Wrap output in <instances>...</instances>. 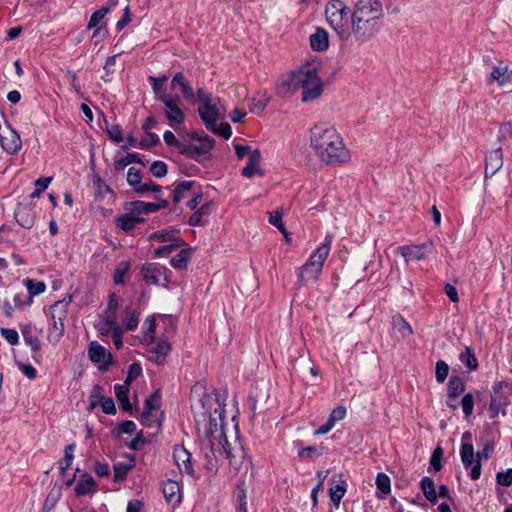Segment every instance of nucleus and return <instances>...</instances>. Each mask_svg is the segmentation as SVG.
<instances>
[{
	"instance_id": "4be33fe9",
	"label": "nucleus",
	"mask_w": 512,
	"mask_h": 512,
	"mask_svg": "<svg viewBox=\"0 0 512 512\" xmlns=\"http://www.w3.org/2000/svg\"><path fill=\"white\" fill-rule=\"evenodd\" d=\"M332 244V236L326 235L324 242L310 255L308 261H313L319 267L324 266V263L329 256Z\"/></svg>"
},
{
	"instance_id": "0e129e2a",
	"label": "nucleus",
	"mask_w": 512,
	"mask_h": 512,
	"mask_svg": "<svg viewBox=\"0 0 512 512\" xmlns=\"http://www.w3.org/2000/svg\"><path fill=\"white\" fill-rule=\"evenodd\" d=\"M321 454L322 453H321L320 449L316 446H307L305 448H301L298 451L299 457H301L302 459H309V460L315 459V458L321 456Z\"/></svg>"
},
{
	"instance_id": "3c124183",
	"label": "nucleus",
	"mask_w": 512,
	"mask_h": 512,
	"mask_svg": "<svg viewBox=\"0 0 512 512\" xmlns=\"http://www.w3.org/2000/svg\"><path fill=\"white\" fill-rule=\"evenodd\" d=\"M183 245H184L183 241H176V242L161 246L154 250V256L155 257H166Z\"/></svg>"
},
{
	"instance_id": "412c9836",
	"label": "nucleus",
	"mask_w": 512,
	"mask_h": 512,
	"mask_svg": "<svg viewBox=\"0 0 512 512\" xmlns=\"http://www.w3.org/2000/svg\"><path fill=\"white\" fill-rule=\"evenodd\" d=\"M322 267L313 263V261H306V263L300 267L298 273V282L301 285H307L310 282H315L321 271Z\"/></svg>"
},
{
	"instance_id": "72a5a7b5",
	"label": "nucleus",
	"mask_w": 512,
	"mask_h": 512,
	"mask_svg": "<svg viewBox=\"0 0 512 512\" xmlns=\"http://www.w3.org/2000/svg\"><path fill=\"white\" fill-rule=\"evenodd\" d=\"M448 398L456 399L465 391V384L460 377L452 376L447 384Z\"/></svg>"
},
{
	"instance_id": "f03ea898",
	"label": "nucleus",
	"mask_w": 512,
	"mask_h": 512,
	"mask_svg": "<svg viewBox=\"0 0 512 512\" xmlns=\"http://www.w3.org/2000/svg\"><path fill=\"white\" fill-rule=\"evenodd\" d=\"M207 441L209 452H205L204 464L207 470H218L217 454L229 460V464L235 471L240 470L244 463L246 452L237 436L233 438V441H229L222 425L218 427L217 424H215L214 429H211L207 434Z\"/></svg>"
},
{
	"instance_id": "c9c22d12",
	"label": "nucleus",
	"mask_w": 512,
	"mask_h": 512,
	"mask_svg": "<svg viewBox=\"0 0 512 512\" xmlns=\"http://www.w3.org/2000/svg\"><path fill=\"white\" fill-rule=\"evenodd\" d=\"M192 248H184L178 254L171 258V265L176 269H185L187 267L188 261L192 256Z\"/></svg>"
},
{
	"instance_id": "680f3d73",
	"label": "nucleus",
	"mask_w": 512,
	"mask_h": 512,
	"mask_svg": "<svg viewBox=\"0 0 512 512\" xmlns=\"http://www.w3.org/2000/svg\"><path fill=\"white\" fill-rule=\"evenodd\" d=\"M448 373H449L448 364L442 360H439L436 363V369H435L436 381L439 383H443L446 380Z\"/></svg>"
},
{
	"instance_id": "4d7b16f0",
	"label": "nucleus",
	"mask_w": 512,
	"mask_h": 512,
	"mask_svg": "<svg viewBox=\"0 0 512 512\" xmlns=\"http://www.w3.org/2000/svg\"><path fill=\"white\" fill-rule=\"evenodd\" d=\"M376 487L383 494H388L391 491L390 478L385 473H378L376 476Z\"/></svg>"
},
{
	"instance_id": "9d476101",
	"label": "nucleus",
	"mask_w": 512,
	"mask_h": 512,
	"mask_svg": "<svg viewBox=\"0 0 512 512\" xmlns=\"http://www.w3.org/2000/svg\"><path fill=\"white\" fill-rule=\"evenodd\" d=\"M214 146L215 140L204 134L203 140L199 142V144L185 142L180 154L201 163L203 158L210 153Z\"/></svg>"
},
{
	"instance_id": "cd10ccee",
	"label": "nucleus",
	"mask_w": 512,
	"mask_h": 512,
	"mask_svg": "<svg viewBox=\"0 0 512 512\" xmlns=\"http://www.w3.org/2000/svg\"><path fill=\"white\" fill-rule=\"evenodd\" d=\"M497 81L499 86H505L512 82V71L507 66L494 67L490 74V82Z\"/></svg>"
},
{
	"instance_id": "a878e982",
	"label": "nucleus",
	"mask_w": 512,
	"mask_h": 512,
	"mask_svg": "<svg viewBox=\"0 0 512 512\" xmlns=\"http://www.w3.org/2000/svg\"><path fill=\"white\" fill-rule=\"evenodd\" d=\"M310 46L314 51H325L329 47L328 33L323 28H317L310 35Z\"/></svg>"
},
{
	"instance_id": "ea45409f",
	"label": "nucleus",
	"mask_w": 512,
	"mask_h": 512,
	"mask_svg": "<svg viewBox=\"0 0 512 512\" xmlns=\"http://www.w3.org/2000/svg\"><path fill=\"white\" fill-rule=\"evenodd\" d=\"M167 76L163 75L161 77L149 76L148 80L152 85L153 92L155 94V98L161 101V97L163 95H168L165 93L164 84L167 81Z\"/></svg>"
},
{
	"instance_id": "c756f323",
	"label": "nucleus",
	"mask_w": 512,
	"mask_h": 512,
	"mask_svg": "<svg viewBox=\"0 0 512 512\" xmlns=\"http://www.w3.org/2000/svg\"><path fill=\"white\" fill-rule=\"evenodd\" d=\"M125 209L138 214H149L158 211V207H156L154 203L139 200L127 203Z\"/></svg>"
},
{
	"instance_id": "2f4dec72",
	"label": "nucleus",
	"mask_w": 512,
	"mask_h": 512,
	"mask_svg": "<svg viewBox=\"0 0 512 512\" xmlns=\"http://www.w3.org/2000/svg\"><path fill=\"white\" fill-rule=\"evenodd\" d=\"M163 494L169 503H176L180 501V487L175 481H167L163 485Z\"/></svg>"
},
{
	"instance_id": "393cba45",
	"label": "nucleus",
	"mask_w": 512,
	"mask_h": 512,
	"mask_svg": "<svg viewBox=\"0 0 512 512\" xmlns=\"http://www.w3.org/2000/svg\"><path fill=\"white\" fill-rule=\"evenodd\" d=\"M132 211L122 214L115 218V224L118 228L125 232L132 231L139 223L144 221V218L135 216Z\"/></svg>"
},
{
	"instance_id": "8fccbe9b",
	"label": "nucleus",
	"mask_w": 512,
	"mask_h": 512,
	"mask_svg": "<svg viewBox=\"0 0 512 512\" xmlns=\"http://www.w3.org/2000/svg\"><path fill=\"white\" fill-rule=\"evenodd\" d=\"M103 388L100 385H95L91 391V394L89 396V404H88V411L94 410L100 401L103 400Z\"/></svg>"
},
{
	"instance_id": "338daca9",
	"label": "nucleus",
	"mask_w": 512,
	"mask_h": 512,
	"mask_svg": "<svg viewBox=\"0 0 512 512\" xmlns=\"http://www.w3.org/2000/svg\"><path fill=\"white\" fill-rule=\"evenodd\" d=\"M141 372V365L139 363H132L128 368V374L124 384L130 386V384L141 375Z\"/></svg>"
},
{
	"instance_id": "1a4fd4ad",
	"label": "nucleus",
	"mask_w": 512,
	"mask_h": 512,
	"mask_svg": "<svg viewBox=\"0 0 512 512\" xmlns=\"http://www.w3.org/2000/svg\"><path fill=\"white\" fill-rule=\"evenodd\" d=\"M161 102L165 108L163 110L164 116L171 127H175L184 123L185 113L180 107V97L177 95H163Z\"/></svg>"
},
{
	"instance_id": "bb28decb",
	"label": "nucleus",
	"mask_w": 512,
	"mask_h": 512,
	"mask_svg": "<svg viewBox=\"0 0 512 512\" xmlns=\"http://www.w3.org/2000/svg\"><path fill=\"white\" fill-rule=\"evenodd\" d=\"M74 490L79 496L87 495L96 490V482L90 474L84 473L80 475Z\"/></svg>"
},
{
	"instance_id": "864d4df0",
	"label": "nucleus",
	"mask_w": 512,
	"mask_h": 512,
	"mask_svg": "<svg viewBox=\"0 0 512 512\" xmlns=\"http://www.w3.org/2000/svg\"><path fill=\"white\" fill-rule=\"evenodd\" d=\"M110 8L108 6H103L97 11L93 12L90 20L87 24L88 29H93L98 26V24L101 22V20L106 16V14L109 12Z\"/></svg>"
},
{
	"instance_id": "e2e57ef3",
	"label": "nucleus",
	"mask_w": 512,
	"mask_h": 512,
	"mask_svg": "<svg viewBox=\"0 0 512 512\" xmlns=\"http://www.w3.org/2000/svg\"><path fill=\"white\" fill-rule=\"evenodd\" d=\"M126 316H127V321H126V329L128 331H133L137 328L138 326V321H139V314L136 310L134 309H130V308H127L126 309Z\"/></svg>"
},
{
	"instance_id": "9b49d317",
	"label": "nucleus",
	"mask_w": 512,
	"mask_h": 512,
	"mask_svg": "<svg viewBox=\"0 0 512 512\" xmlns=\"http://www.w3.org/2000/svg\"><path fill=\"white\" fill-rule=\"evenodd\" d=\"M460 457L463 466L466 469L471 468L470 478L472 480H478L481 475V462L476 458L474 447L471 443H462L460 449Z\"/></svg>"
},
{
	"instance_id": "a18cd8bd",
	"label": "nucleus",
	"mask_w": 512,
	"mask_h": 512,
	"mask_svg": "<svg viewBox=\"0 0 512 512\" xmlns=\"http://www.w3.org/2000/svg\"><path fill=\"white\" fill-rule=\"evenodd\" d=\"M269 223L275 226L288 240V232L286 227L282 221L283 213L282 211L269 212Z\"/></svg>"
},
{
	"instance_id": "39448f33",
	"label": "nucleus",
	"mask_w": 512,
	"mask_h": 512,
	"mask_svg": "<svg viewBox=\"0 0 512 512\" xmlns=\"http://www.w3.org/2000/svg\"><path fill=\"white\" fill-rule=\"evenodd\" d=\"M197 97L200 102L198 113L206 128H211L219 119L223 118L217 103L218 98H214L210 92L205 91L203 88L197 90Z\"/></svg>"
},
{
	"instance_id": "bf43d9fd",
	"label": "nucleus",
	"mask_w": 512,
	"mask_h": 512,
	"mask_svg": "<svg viewBox=\"0 0 512 512\" xmlns=\"http://www.w3.org/2000/svg\"><path fill=\"white\" fill-rule=\"evenodd\" d=\"M329 492L331 501L335 506H338L346 492V489L344 484H336L334 487L329 489Z\"/></svg>"
},
{
	"instance_id": "e433bc0d",
	"label": "nucleus",
	"mask_w": 512,
	"mask_h": 512,
	"mask_svg": "<svg viewBox=\"0 0 512 512\" xmlns=\"http://www.w3.org/2000/svg\"><path fill=\"white\" fill-rule=\"evenodd\" d=\"M420 487L425 498L431 503H436L437 493L433 479L430 477H424L420 482Z\"/></svg>"
},
{
	"instance_id": "69168bd1",
	"label": "nucleus",
	"mask_w": 512,
	"mask_h": 512,
	"mask_svg": "<svg viewBox=\"0 0 512 512\" xmlns=\"http://www.w3.org/2000/svg\"><path fill=\"white\" fill-rule=\"evenodd\" d=\"M167 164L163 161H154L150 166V172L157 178H162L167 174Z\"/></svg>"
},
{
	"instance_id": "a211bd4d",
	"label": "nucleus",
	"mask_w": 512,
	"mask_h": 512,
	"mask_svg": "<svg viewBox=\"0 0 512 512\" xmlns=\"http://www.w3.org/2000/svg\"><path fill=\"white\" fill-rule=\"evenodd\" d=\"M173 459L181 472L193 475L191 453L183 446H175L173 450Z\"/></svg>"
},
{
	"instance_id": "58836bf2",
	"label": "nucleus",
	"mask_w": 512,
	"mask_h": 512,
	"mask_svg": "<svg viewBox=\"0 0 512 512\" xmlns=\"http://www.w3.org/2000/svg\"><path fill=\"white\" fill-rule=\"evenodd\" d=\"M194 184L195 181L192 180H186L178 183L173 191V202L179 203L182 199H184L186 193L192 189Z\"/></svg>"
},
{
	"instance_id": "f704fd0d",
	"label": "nucleus",
	"mask_w": 512,
	"mask_h": 512,
	"mask_svg": "<svg viewBox=\"0 0 512 512\" xmlns=\"http://www.w3.org/2000/svg\"><path fill=\"white\" fill-rule=\"evenodd\" d=\"M120 328L116 322V314L107 313L103 321L99 323L98 330L102 336H108L114 329Z\"/></svg>"
},
{
	"instance_id": "b1692460",
	"label": "nucleus",
	"mask_w": 512,
	"mask_h": 512,
	"mask_svg": "<svg viewBox=\"0 0 512 512\" xmlns=\"http://www.w3.org/2000/svg\"><path fill=\"white\" fill-rule=\"evenodd\" d=\"M261 162V152L259 149H254L250 152V157L247 165L242 169V175L247 178H252L257 173L262 175V170L260 168Z\"/></svg>"
},
{
	"instance_id": "c85d7f7f",
	"label": "nucleus",
	"mask_w": 512,
	"mask_h": 512,
	"mask_svg": "<svg viewBox=\"0 0 512 512\" xmlns=\"http://www.w3.org/2000/svg\"><path fill=\"white\" fill-rule=\"evenodd\" d=\"M392 325L393 329L399 333L403 339L413 335L414 333L411 325L401 315H396L393 317Z\"/></svg>"
},
{
	"instance_id": "7c9ffc66",
	"label": "nucleus",
	"mask_w": 512,
	"mask_h": 512,
	"mask_svg": "<svg viewBox=\"0 0 512 512\" xmlns=\"http://www.w3.org/2000/svg\"><path fill=\"white\" fill-rule=\"evenodd\" d=\"M114 389H115L116 398L119 401L122 409L126 412H131L132 406L130 404L129 397H128L129 386L126 384H122V385L117 384V385H115Z\"/></svg>"
},
{
	"instance_id": "49530a36",
	"label": "nucleus",
	"mask_w": 512,
	"mask_h": 512,
	"mask_svg": "<svg viewBox=\"0 0 512 512\" xmlns=\"http://www.w3.org/2000/svg\"><path fill=\"white\" fill-rule=\"evenodd\" d=\"M132 468H133V464H127V463H122V462L114 464V466H113L114 481L115 482L123 481Z\"/></svg>"
},
{
	"instance_id": "6e6d98bb",
	"label": "nucleus",
	"mask_w": 512,
	"mask_h": 512,
	"mask_svg": "<svg viewBox=\"0 0 512 512\" xmlns=\"http://www.w3.org/2000/svg\"><path fill=\"white\" fill-rule=\"evenodd\" d=\"M74 449H75L74 443H71L65 447L64 458L60 463V469H61L62 473H64L69 468V466L72 464V460L74 458Z\"/></svg>"
},
{
	"instance_id": "f257e3e1",
	"label": "nucleus",
	"mask_w": 512,
	"mask_h": 512,
	"mask_svg": "<svg viewBox=\"0 0 512 512\" xmlns=\"http://www.w3.org/2000/svg\"><path fill=\"white\" fill-rule=\"evenodd\" d=\"M310 146L319 160L329 165L350 161L351 153L340 133L324 123L314 125L309 131Z\"/></svg>"
},
{
	"instance_id": "20e7f679",
	"label": "nucleus",
	"mask_w": 512,
	"mask_h": 512,
	"mask_svg": "<svg viewBox=\"0 0 512 512\" xmlns=\"http://www.w3.org/2000/svg\"><path fill=\"white\" fill-rule=\"evenodd\" d=\"M325 13L328 23L342 40L352 37V12L341 0L331 1Z\"/></svg>"
},
{
	"instance_id": "4468645a",
	"label": "nucleus",
	"mask_w": 512,
	"mask_h": 512,
	"mask_svg": "<svg viewBox=\"0 0 512 512\" xmlns=\"http://www.w3.org/2000/svg\"><path fill=\"white\" fill-rule=\"evenodd\" d=\"M0 144L9 154H16L22 147L20 136L10 126H6L0 132Z\"/></svg>"
},
{
	"instance_id": "6ab92c4d",
	"label": "nucleus",
	"mask_w": 512,
	"mask_h": 512,
	"mask_svg": "<svg viewBox=\"0 0 512 512\" xmlns=\"http://www.w3.org/2000/svg\"><path fill=\"white\" fill-rule=\"evenodd\" d=\"M503 166V153L499 147L490 151L485 158V178L494 176Z\"/></svg>"
},
{
	"instance_id": "2eb2a0df",
	"label": "nucleus",
	"mask_w": 512,
	"mask_h": 512,
	"mask_svg": "<svg viewBox=\"0 0 512 512\" xmlns=\"http://www.w3.org/2000/svg\"><path fill=\"white\" fill-rule=\"evenodd\" d=\"M301 86V71L292 72L284 77L276 86V93L279 96L294 94Z\"/></svg>"
},
{
	"instance_id": "473e14b6",
	"label": "nucleus",
	"mask_w": 512,
	"mask_h": 512,
	"mask_svg": "<svg viewBox=\"0 0 512 512\" xmlns=\"http://www.w3.org/2000/svg\"><path fill=\"white\" fill-rule=\"evenodd\" d=\"M178 232H179V230H175V229H162V230L152 233L149 236V240H155V241H159V242H169V243H173L176 241H182L181 239L176 237V234Z\"/></svg>"
},
{
	"instance_id": "6e6552de",
	"label": "nucleus",
	"mask_w": 512,
	"mask_h": 512,
	"mask_svg": "<svg viewBox=\"0 0 512 512\" xmlns=\"http://www.w3.org/2000/svg\"><path fill=\"white\" fill-rule=\"evenodd\" d=\"M169 273L165 266L156 262L145 263L140 269L142 280L148 286L168 287Z\"/></svg>"
},
{
	"instance_id": "37998d69",
	"label": "nucleus",
	"mask_w": 512,
	"mask_h": 512,
	"mask_svg": "<svg viewBox=\"0 0 512 512\" xmlns=\"http://www.w3.org/2000/svg\"><path fill=\"white\" fill-rule=\"evenodd\" d=\"M26 287L28 290L27 299H30V301H32L33 296L43 293L46 289V285L44 282L33 279H28L26 281Z\"/></svg>"
},
{
	"instance_id": "4c0bfd02",
	"label": "nucleus",
	"mask_w": 512,
	"mask_h": 512,
	"mask_svg": "<svg viewBox=\"0 0 512 512\" xmlns=\"http://www.w3.org/2000/svg\"><path fill=\"white\" fill-rule=\"evenodd\" d=\"M210 213V203L202 205L197 211H195L188 220L190 226H202L204 224V218H207Z\"/></svg>"
},
{
	"instance_id": "09e8293b",
	"label": "nucleus",
	"mask_w": 512,
	"mask_h": 512,
	"mask_svg": "<svg viewBox=\"0 0 512 512\" xmlns=\"http://www.w3.org/2000/svg\"><path fill=\"white\" fill-rule=\"evenodd\" d=\"M460 361L466 365L470 370H475L478 367V361L469 347H466L465 351L459 356Z\"/></svg>"
},
{
	"instance_id": "a19ab883",
	"label": "nucleus",
	"mask_w": 512,
	"mask_h": 512,
	"mask_svg": "<svg viewBox=\"0 0 512 512\" xmlns=\"http://www.w3.org/2000/svg\"><path fill=\"white\" fill-rule=\"evenodd\" d=\"M24 342L30 346L33 352H38L41 348L40 339L37 335L32 333V329L26 326L22 329Z\"/></svg>"
},
{
	"instance_id": "5701e85b",
	"label": "nucleus",
	"mask_w": 512,
	"mask_h": 512,
	"mask_svg": "<svg viewBox=\"0 0 512 512\" xmlns=\"http://www.w3.org/2000/svg\"><path fill=\"white\" fill-rule=\"evenodd\" d=\"M428 244L422 245H407L401 246L399 248L400 254L405 258L408 262L409 260H424L427 257L425 249L428 247Z\"/></svg>"
},
{
	"instance_id": "f8f14e48",
	"label": "nucleus",
	"mask_w": 512,
	"mask_h": 512,
	"mask_svg": "<svg viewBox=\"0 0 512 512\" xmlns=\"http://www.w3.org/2000/svg\"><path fill=\"white\" fill-rule=\"evenodd\" d=\"M61 306L60 302L55 303L51 309H52V322L50 323V326L48 328V334H47V340L48 342L52 344L58 343L61 338L64 335L65 327L63 323V318L65 317V311H62V313L56 318L55 312L56 310Z\"/></svg>"
},
{
	"instance_id": "79ce46f5",
	"label": "nucleus",
	"mask_w": 512,
	"mask_h": 512,
	"mask_svg": "<svg viewBox=\"0 0 512 512\" xmlns=\"http://www.w3.org/2000/svg\"><path fill=\"white\" fill-rule=\"evenodd\" d=\"M160 400H161V394H160V391L157 390L154 393H152L145 400L143 412H147V413L156 412L160 407Z\"/></svg>"
},
{
	"instance_id": "0eeeda50",
	"label": "nucleus",
	"mask_w": 512,
	"mask_h": 512,
	"mask_svg": "<svg viewBox=\"0 0 512 512\" xmlns=\"http://www.w3.org/2000/svg\"><path fill=\"white\" fill-rule=\"evenodd\" d=\"M302 101L317 99L323 92V82L315 68L301 70Z\"/></svg>"
},
{
	"instance_id": "7ed1b4c3",
	"label": "nucleus",
	"mask_w": 512,
	"mask_h": 512,
	"mask_svg": "<svg viewBox=\"0 0 512 512\" xmlns=\"http://www.w3.org/2000/svg\"><path fill=\"white\" fill-rule=\"evenodd\" d=\"M383 16L380 1L358 0L351 14L352 36L361 43L370 40L379 31Z\"/></svg>"
},
{
	"instance_id": "603ef678",
	"label": "nucleus",
	"mask_w": 512,
	"mask_h": 512,
	"mask_svg": "<svg viewBox=\"0 0 512 512\" xmlns=\"http://www.w3.org/2000/svg\"><path fill=\"white\" fill-rule=\"evenodd\" d=\"M270 101V97L267 96L266 94H264L261 98L259 99H251L250 101V112L252 113H255V114H260L264 111V109L266 108V106L268 105Z\"/></svg>"
},
{
	"instance_id": "de8ad7c7",
	"label": "nucleus",
	"mask_w": 512,
	"mask_h": 512,
	"mask_svg": "<svg viewBox=\"0 0 512 512\" xmlns=\"http://www.w3.org/2000/svg\"><path fill=\"white\" fill-rule=\"evenodd\" d=\"M142 174L141 171L136 168H129L127 173V182L136 192V189H140L142 186Z\"/></svg>"
},
{
	"instance_id": "774afa93",
	"label": "nucleus",
	"mask_w": 512,
	"mask_h": 512,
	"mask_svg": "<svg viewBox=\"0 0 512 512\" xmlns=\"http://www.w3.org/2000/svg\"><path fill=\"white\" fill-rule=\"evenodd\" d=\"M496 482L498 485L509 487L512 485V468L504 472H498L496 475Z\"/></svg>"
},
{
	"instance_id": "13d9d810",
	"label": "nucleus",
	"mask_w": 512,
	"mask_h": 512,
	"mask_svg": "<svg viewBox=\"0 0 512 512\" xmlns=\"http://www.w3.org/2000/svg\"><path fill=\"white\" fill-rule=\"evenodd\" d=\"M160 139L157 134L150 131L145 132V137L139 142V148L149 149L159 143Z\"/></svg>"
},
{
	"instance_id": "5fc2aeb1",
	"label": "nucleus",
	"mask_w": 512,
	"mask_h": 512,
	"mask_svg": "<svg viewBox=\"0 0 512 512\" xmlns=\"http://www.w3.org/2000/svg\"><path fill=\"white\" fill-rule=\"evenodd\" d=\"M207 129L212 131L214 134L223 137L224 139H229L232 135L231 126L227 122H222L218 126L216 123L212 124V127Z\"/></svg>"
},
{
	"instance_id": "ddd939ff",
	"label": "nucleus",
	"mask_w": 512,
	"mask_h": 512,
	"mask_svg": "<svg viewBox=\"0 0 512 512\" xmlns=\"http://www.w3.org/2000/svg\"><path fill=\"white\" fill-rule=\"evenodd\" d=\"M88 356L93 363L98 364L102 371L107 370L112 364V354L96 341L90 343Z\"/></svg>"
},
{
	"instance_id": "423d86ee",
	"label": "nucleus",
	"mask_w": 512,
	"mask_h": 512,
	"mask_svg": "<svg viewBox=\"0 0 512 512\" xmlns=\"http://www.w3.org/2000/svg\"><path fill=\"white\" fill-rule=\"evenodd\" d=\"M512 397V382L500 381L493 387V394L489 405L490 418H495L499 413L506 415V408Z\"/></svg>"
},
{
	"instance_id": "dca6fc26",
	"label": "nucleus",
	"mask_w": 512,
	"mask_h": 512,
	"mask_svg": "<svg viewBox=\"0 0 512 512\" xmlns=\"http://www.w3.org/2000/svg\"><path fill=\"white\" fill-rule=\"evenodd\" d=\"M148 349L147 358L149 361L162 365L171 350V344L166 339H159L156 343H151Z\"/></svg>"
},
{
	"instance_id": "aec40b11",
	"label": "nucleus",
	"mask_w": 512,
	"mask_h": 512,
	"mask_svg": "<svg viewBox=\"0 0 512 512\" xmlns=\"http://www.w3.org/2000/svg\"><path fill=\"white\" fill-rule=\"evenodd\" d=\"M346 414L347 410L344 406H337L331 411L327 421L317 430H315L314 435L319 436L327 434L333 429L337 422L343 420L346 417Z\"/></svg>"
},
{
	"instance_id": "f3484780",
	"label": "nucleus",
	"mask_w": 512,
	"mask_h": 512,
	"mask_svg": "<svg viewBox=\"0 0 512 512\" xmlns=\"http://www.w3.org/2000/svg\"><path fill=\"white\" fill-rule=\"evenodd\" d=\"M14 217L21 227L30 229L35 223L34 207L31 203H21L15 210Z\"/></svg>"
},
{
	"instance_id": "052dcab7",
	"label": "nucleus",
	"mask_w": 512,
	"mask_h": 512,
	"mask_svg": "<svg viewBox=\"0 0 512 512\" xmlns=\"http://www.w3.org/2000/svg\"><path fill=\"white\" fill-rule=\"evenodd\" d=\"M145 325H147V330L144 332V341L147 343H152L154 341V332L156 328L155 317L148 316L145 320Z\"/></svg>"
},
{
	"instance_id": "c03bdc74",
	"label": "nucleus",
	"mask_w": 512,
	"mask_h": 512,
	"mask_svg": "<svg viewBox=\"0 0 512 512\" xmlns=\"http://www.w3.org/2000/svg\"><path fill=\"white\" fill-rule=\"evenodd\" d=\"M131 163H141L138 154L128 153L126 156L115 159L114 167L117 171H121Z\"/></svg>"
}]
</instances>
